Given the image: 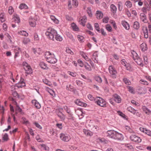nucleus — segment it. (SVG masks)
<instances>
[{
	"label": "nucleus",
	"instance_id": "1",
	"mask_svg": "<svg viewBox=\"0 0 151 151\" xmlns=\"http://www.w3.org/2000/svg\"><path fill=\"white\" fill-rule=\"evenodd\" d=\"M131 52L130 55L132 58L133 59L138 65L142 67L143 66V64L142 59L139 57L137 54L134 50H131Z\"/></svg>",
	"mask_w": 151,
	"mask_h": 151
},
{
	"label": "nucleus",
	"instance_id": "2",
	"mask_svg": "<svg viewBox=\"0 0 151 151\" xmlns=\"http://www.w3.org/2000/svg\"><path fill=\"white\" fill-rule=\"evenodd\" d=\"M45 57L46 61L51 63H55L57 61V60L55 58L53 54H52L49 52H46Z\"/></svg>",
	"mask_w": 151,
	"mask_h": 151
},
{
	"label": "nucleus",
	"instance_id": "3",
	"mask_svg": "<svg viewBox=\"0 0 151 151\" xmlns=\"http://www.w3.org/2000/svg\"><path fill=\"white\" fill-rule=\"evenodd\" d=\"M57 34V32L54 29L51 28H49L45 33V35L48 39L54 41V37Z\"/></svg>",
	"mask_w": 151,
	"mask_h": 151
},
{
	"label": "nucleus",
	"instance_id": "4",
	"mask_svg": "<svg viewBox=\"0 0 151 151\" xmlns=\"http://www.w3.org/2000/svg\"><path fill=\"white\" fill-rule=\"evenodd\" d=\"M23 65L24 69L25 71V73L27 74H31L32 73V70L30 66L26 62L23 63Z\"/></svg>",
	"mask_w": 151,
	"mask_h": 151
},
{
	"label": "nucleus",
	"instance_id": "5",
	"mask_svg": "<svg viewBox=\"0 0 151 151\" xmlns=\"http://www.w3.org/2000/svg\"><path fill=\"white\" fill-rule=\"evenodd\" d=\"M109 70L111 76L113 78H116L117 71L115 68L113 66L111 65L109 66Z\"/></svg>",
	"mask_w": 151,
	"mask_h": 151
},
{
	"label": "nucleus",
	"instance_id": "6",
	"mask_svg": "<svg viewBox=\"0 0 151 151\" xmlns=\"http://www.w3.org/2000/svg\"><path fill=\"white\" fill-rule=\"evenodd\" d=\"M96 102L98 105L104 107L106 106V102L104 99L100 97H98L97 98V100L96 101Z\"/></svg>",
	"mask_w": 151,
	"mask_h": 151
},
{
	"label": "nucleus",
	"instance_id": "7",
	"mask_svg": "<svg viewBox=\"0 0 151 151\" xmlns=\"http://www.w3.org/2000/svg\"><path fill=\"white\" fill-rule=\"evenodd\" d=\"M60 139L64 142H68L70 139V137L69 134H67L61 133L60 134Z\"/></svg>",
	"mask_w": 151,
	"mask_h": 151
},
{
	"label": "nucleus",
	"instance_id": "8",
	"mask_svg": "<svg viewBox=\"0 0 151 151\" xmlns=\"http://www.w3.org/2000/svg\"><path fill=\"white\" fill-rule=\"evenodd\" d=\"M130 139L132 141L137 143H140L141 142V139L139 137L135 135H132L130 137Z\"/></svg>",
	"mask_w": 151,
	"mask_h": 151
},
{
	"label": "nucleus",
	"instance_id": "9",
	"mask_svg": "<svg viewBox=\"0 0 151 151\" xmlns=\"http://www.w3.org/2000/svg\"><path fill=\"white\" fill-rule=\"evenodd\" d=\"M117 132L114 130H108L107 132V136L109 137L114 139Z\"/></svg>",
	"mask_w": 151,
	"mask_h": 151
},
{
	"label": "nucleus",
	"instance_id": "10",
	"mask_svg": "<svg viewBox=\"0 0 151 151\" xmlns=\"http://www.w3.org/2000/svg\"><path fill=\"white\" fill-rule=\"evenodd\" d=\"M140 19L142 22L145 23L147 22L148 20L147 19L146 16L144 13H140Z\"/></svg>",
	"mask_w": 151,
	"mask_h": 151
},
{
	"label": "nucleus",
	"instance_id": "11",
	"mask_svg": "<svg viewBox=\"0 0 151 151\" xmlns=\"http://www.w3.org/2000/svg\"><path fill=\"white\" fill-rule=\"evenodd\" d=\"M123 139L124 137L122 134L117 132L114 139L122 141L123 140Z\"/></svg>",
	"mask_w": 151,
	"mask_h": 151
},
{
	"label": "nucleus",
	"instance_id": "12",
	"mask_svg": "<svg viewBox=\"0 0 151 151\" xmlns=\"http://www.w3.org/2000/svg\"><path fill=\"white\" fill-rule=\"evenodd\" d=\"M111 11L113 14V15L114 16L116 13L117 11V8L116 6L113 4H111L110 6Z\"/></svg>",
	"mask_w": 151,
	"mask_h": 151
},
{
	"label": "nucleus",
	"instance_id": "13",
	"mask_svg": "<svg viewBox=\"0 0 151 151\" xmlns=\"http://www.w3.org/2000/svg\"><path fill=\"white\" fill-rule=\"evenodd\" d=\"M75 103L78 105L82 106L85 107L87 106V104L86 103L82 102L79 99L76 100L75 101Z\"/></svg>",
	"mask_w": 151,
	"mask_h": 151
},
{
	"label": "nucleus",
	"instance_id": "14",
	"mask_svg": "<svg viewBox=\"0 0 151 151\" xmlns=\"http://www.w3.org/2000/svg\"><path fill=\"white\" fill-rule=\"evenodd\" d=\"M87 18L86 16H85L79 21L80 24L84 26L85 25V23L86 21Z\"/></svg>",
	"mask_w": 151,
	"mask_h": 151
},
{
	"label": "nucleus",
	"instance_id": "15",
	"mask_svg": "<svg viewBox=\"0 0 151 151\" xmlns=\"http://www.w3.org/2000/svg\"><path fill=\"white\" fill-rule=\"evenodd\" d=\"M32 103L34 105L35 107L37 109H39L41 107L40 104L37 100H35L32 101Z\"/></svg>",
	"mask_w": 151,
	"mask_h": 151
},
{
	"label": "nucleus",
	"instance_id": "16",
	"mask_svg": "<svg viewBox=\"0 0 151 151\" xmlns=\"http://www.w3.org/2000/svg\"><path fill=\"white\" fill-rule=\"evenodd\" d=\"M142 30L145 37L147 38L148 37L147 28L146 27H143L142 28Z\"/></svg>",
	"mask_w": 151,
	"mask_h": 151
},
{
	"label": "nucleus",
	"instance_id": "17",
	"mask_svg": "<svg viewBox=\"0 0 151 151\" xmlns=\"http://www.w3.org/2000/svg\"><path fill=\"white\" fill-rule=\"evenodd\" d=\"M142 109L143 112L149 115L151 114V110L145 106H143Z\"/></svg>",
	"mask_w": 151,
	"mask_h": 151
},
{
	"label": "nucleus",
	"instance_id": "18",
	"mask_svg": "<svg viewBox=\"0 0 151 151\" xmlns=\"http://www.w3.org/2000/svg\"><path fill=\"white\" fill-rule=\"evenodd\" d=\"M114 101L117 103H120L121 101V99L120 97L117 94H115L114 95Z\"/></svg>",
	"mask_w": 151,
	"mask_h": 151
},
{
	"label": "nucleus",
	"instance_id": "19",
	"mask_svg": "<svg viewBox=\"0 0 151 151\" xmlns=\"http://www.w3.org/2000/svg\"><path fill=\"white\" fill-rule=\"evenodd\" d=\"M96 16L97 19H100L103 17V14L102 12L97 11L96 12Z\"/></svg>",
	"mask_w": 151,
	"mask_h": 151
},
{
	"label": "nucleus",
	"instance_id": "20",
	"mask_svg": "<svg viewBox=\"0 0 151 151\" xmlns=\"http://www.w3.org/2000/svg\"><path fill=\"white\" fill-rule=\"evenodd\" d=\"M24 79L21 78V80L19 82H18L17 86L19 88H21L25 86V83L24 81Z\"/></svg>",
	"mask_w": 151,
	"mask_h": 151
},
{
	"label": "nucleus",
	"instance_id": "21",
	"mask_svg": "<svg viewBox=\"0 0 151 151\" xmlns=\"http://www.w3.org/2000/svg\"><path fill=\"white\" fill-rule=\"evenodd\" d=\"M140 48L143 52H145L147 49V45L145 43H143L140 45Z\"/></svg>",
	"mask_w": 151,
	"mask_h": 151
},
{
	"label": "nucleus",
	"instance_id": "22",
	"mask_svg": "<svg viewBox=\"0 0 151 151\" xmlns=\"http://www.w3.org/2000/svg\"><path fill=\"white\" fill-rule=\"evenodd\" d=\"M122 24L123 26L127 30H129V24L126 22L124 21H122Z\"/></svg>",
	"mask_w": 151,
	"mask_h": 151
},
{
	"label": "nucleus",
	"instance_id": "23",
	"mask_svg": "<svg viewBox=\"0 0 151 151\" xmlns=\"http://www.w3.org/2000/svg\"><path fill=\"white\" fill-rule=\"evenodd\" d=\"M29 23V25L32 27H35L36 25L35 20L34 19H30Z\"/></svg>",
	"mask_w": 151,
	"mask_h": 151
},
{
	"label": "nucleus",
	"instance_id": "24",
	"mask_svg": "<svg viewBox=\"0 0 151 151\" xmlns=\"http://www.w3.org/2000/svg\"><path fill=\"white\" fill-rule=\"evenodd\" d=\"M133 28L136 29H138L140 27V24L139 22L137 21L134 22L133 25Z\"/></svg>",
	"mask_w": 151,
	"mask_h": 151
},
{
	"label": "nucleus",
	"instance_id": "25",
	"mask_svg": "<svg viewBox=\"0 0 151 151\" xmlns=\"http://www.w3.org/2000/svg\"><path fill=\"white\" fill-rule=\"evenodd\" d=\"M83 132L84 134L87 136H91L93 135L92 133L89 130L83 129Z\"/></svg>",
	"mask_w": 151,
	"mask_h": 151
},
{
	"label": "nucleus",
	"instance_id": "26",
	"mask_svg": "<svg viewBox=\"0 0 151 151\" xmlns=\"http://www.w3.org/2000/svg\"><path fill=\"white\" fill-rule=\"evenodd\" d=\"M80 54L82 56L86 61H88L90 60V59L88 58V57L86 55L85 53L83 52H80Z\"/></svg>",
	"mask_w": 151,
	"mask_h": 151
},
{
	"label": "nucleus",
	"instance_id": "27",
	"mask_svg": "<svg viewBox=\"0 0 151 151\" xmlns=\"http://www.w3.org/2000/svg\"><path fill=\"white\" fill-rule=\"evenodd\" d=\"M77 37L80 43H83L84 42V37L83 36L78 35H77Z\"/></svg>",
	"mask_w": 151,
	"mask_h": 151
},
{
	"label": "nucleus",
	"instance_id": "28",
	"mask_svg": "<svg viewBox=\"0 0 151 151\" xmlns=\"http://www.w3.org/2000/svg\"><path fill=\"white\" fill-rule=\"evenodd\" d=\"M57 115L61 120H64L65 119V116L61 112H59L57 114Z\"/></svg>",
	"mask_w": 151,
	"mask_h": 151
},
{
	"label": "nucleus",
	"instance_id": "29",
	"mask_svg": "<svg viewBox=\"0 0 151 151\" xmlns=\"http://www.w3.org/2000/svg\"><path fill=\"white\" fill-rule=\"evenodd\" d=\"M55 38L56 40L59 41H61L63 40L62 37L60 35L58 34L57 32L56 35L55 36Z\"/></svg>",
	"mask_w": 151,
	"mask_h": 151
},
{
	"label": "nucleus",
	"instance_id": "30",
	"mask_svg": "<svg viewBox=\"0 0 151 151\" xmlns=\"http://www.w3.org/2000/svg\"><path fill=\"white\" fill-rule=\"evenodd\" d=\"M0 19L2 22L5 21V17L4 13H1L0 14Z\"/></svg>",
	"mask_w": 151,
	"mask_h": 151
},
{
	"label": "nucleus",
	"instance_id": "31",
	"mask_svg": "<svg viewBox=\"0 0 151 151\" xmlns=\"http://www.w3.org/2000/svg\"><path fill=\"white\" fill-rule=\"evenodd\" d=\"M41 67L43 69H46L48 68V67L46 64L43 62H41L40 64Z\"/></svg>",
	"mask_w": 151,
	"mask_h": 151
},
{
	"label": "nucleus",
	"instance_id": "32",
	"mask_svg": "<svg viewBox=\"0 0 151 151\" xmlns=\"http://www.w3.org/2000/svg\"><path fill=\"white\" fill-rule=\"evenodd\" d=\"M71 27L74 31H78V30L79 29L76 25L74 23L71 24Z\"/></svg>",
	"mask_w": 151,
	"mask_h": 151
},
{
	"label": "nucleus",
	"instance_id": "33",
	"mask_svg": "<svg viewBox=\"0 0 151 151\" xmlns=\"http://www.w3.org/2000/svg\"><path fill=\"white\" fill-rule=\"evenodd\" d=\"M13 19L16 23H18L20 22L19 18L17 15H14Z\"/></svg>",
	"mask_w": 151,
	"mask_h": 151
},
{
	"label": "nucleus",
	"instance_id": "34",
	"mask_svg": "<svg viewBox=\"0 0 151 151\" xmlns=\"http://www.w3.org/2000/svg\"><path fill=\"white\" fill-rule=\"evenodd\" d=\"M18 34L20 35L25 36H28V33L26 31L23 30L19 32Z\"/></svg>",
	"mask_w": 151,
	"mask_h": 151
},
{
	"label": "nucleus",
	"instance_id": "35",
	"mask_svg": "<svg viewBox=\"0 0 151 151\" xmlns=\"http://www.w3.org/2000/svg\"><path fill=\"white\" fill-rule=\"evenodd\" d=\"M127 110L134 114H135L136 113V110L132 108L128 107L127 108Z\"/></svg>",
	"mask_w": 151,
	"mask_h": 151
},
{
	"label": "nucleus",
	"instance_id": "36",
	"mask_svg": "<svg viewBox=\"0 0 151 151\" xmlns=\"http://www.w3.org/2000/svg\"><path fill=\"white\" fill-rule=\"evenodd\" d=\"M68 37L73 42H75V40L73 38V35L70 34L68 33L67 35Z\"/></svg>",
	"mask_w": 151,
	"mask_h": 151
},
{
	"label": "nucleus",
	"instance_id": "37",
	"mask_svg": "<svg viewBox=\"0 0 151 151\" xmlns=\"http://www.w3.org/2000/svg\"><path fill=\"white\" fill-rule=\"evenodd\" d=\"M43 82L45 84H46L49 86H50L52 85V84L49 81H48L46 79H44L42 80Z\"/></svg>",
	"mask_w": 151,
	"mask_h": 151
},
{
	"label": "nucleus",
	"instance_id": "38",
	"mask_svg": "<svg viewBox=\"0 0 151 151\" xmlns=\"http://www.w3.org/2000/svg\"><path fill=\"white\" fill-rule=\"evenodd\" d=\"M19 8L21 9H27L28 6L25 4L22 3L20 4L19 6Z\"/></svg>",
	"mask_w": 151,
	"mask_h": 151
},
{
	"label": "nucleus",
	"instance_id": "39",
	"mask_svg": "<svg viewBox=\"0 0 151 151\" xmlns=\"http://www.w3.org/2000/svg\"><path fill=\"white\" fill-rule=\"evenodd\" d=\"M86 11L89 16L90 17H92V14L91 13V7H88L87 8Z\"/></svg>",
	"mask_w": 151,
	"mask_h": 151
},
{
	"label": "nucleus",
	"instance_id": "40",
	"mask_svg": "<svg viewBox=\"0 0 151 151\" xmlns=\"http://www.w3.org/2000/svg\"><path fill=\"white\" fill-rule=\"evenodd\" d=\"M99 140L100 142L104 144H108L109 142V141L108 140L104 138H99Z\"/></svg>",
	"mask_w": 151,
	"mask_h": 151
},
{
	"label": "nucleus",
	"instance_id": "41",
	"mask_svg": "<svg viewBox=\"0 0 151 151\" xmlns=\"http://www.w3.org/2000/svg\"><path fill=\"white\" fill-rule=\"evenodd\" d=\"M125 5L128 8H130L132 6V3L129 1H127L125 3Z\"/></svg>",
	"mask_w": 151,
	"mask_h": 151
},
{
	"label": "nucleus",
	"instance_id": "42",
	"mask_svg": "<svg viewBox=\"0 0 151 151\" xmlns=\"http://www.w3.org/2000/svg\"><path fill=\"white\" fill-rule=\"evenodd\" d=\"M30 41V39L28 38H24L23 40V43L24 44H27Z\"/></svg>",
	"mask_w": 151,
	"mask_h": 151
},
{
	"label": "nucleus",
	"instance_id": "43",
	"mask_svg": "<svg viewBox=\"0 0 151 151\" xmlns=\"http://www.w3.org/2000/svg\"><path fill=\"white\" fill-rule=\"evenodd\" d=\"M118 6L119 10L121 11L123 9V5L121 2H119L118 3Z\"/></svg>",
	"mask_w": 151,
	"mask_h": 151
},
{
	"label": "nucleus",
	"instance_id": "44",
	"mask_svg": "<svg viewBox=\"0 0 151 151\" xmlns=\"http://www.w3.org/2000/svg\"><path fill=\"white\" fill-rule=\"evenodd\" d=\"M124 145L125 147L129 149L132 150L133 148V146L129 144H125Z\"/></svg>",
	"mask_w": 151,
	"mask_h": 151
},
{
	"label": "nucleus",
	"instance_id": "45",
	"mask_svg": "<svg viewBox=\"0 0 151 151\" xmlns=\"http://www.w3.org/2000/svg\"><path fill=\"white\" fill-rule=\"evenodd\" d=\"M95 79L96 81L99 83H101L102 82L101 78L99 76H95Z\"/></svg>",
	"mask_w": 151,
	"mask_h": 151
},
{
	"label": "nucleus",
	"instance_id": "46",
	"mask_svg": "<svg viewBox=\"0 0 151 151\" xmlns=\"http://www.w3.org/2000/svg\"><path fill=\"white\" fill-rule=\"evenodd\" d=\"M84 67L88 71H91V70L90 66L88 64L86 63V64L84 65Z\"/></svg>",
	"mask_w": 151,
	"mask_h": 151
},
{
	"label": "nucleus",
	"instance_id": "47",
	"mask_svg": "<svg viewBox=\"0 0 151 151\" xmlns=\"http://www.w3.org/2000/svg\"><path fill=\"white\" fill-rule=\"evenodd\" d=\"M22 119L23 120V123L26 125H27L29 124V121L25 117H22Z\"/></svg>",
	"mask_w": 151,
	"mask_h": 151
},
{
	"label": "nucleus",
	"instance_id": "48",
	"mask_svg": "<svg viewBox=\"0 0 151 151\" xmlns=\"http://www.w3.org/2000/svg\"><path fill=\"white\" fill-rule=\"evenodd\" d=\"M94 27L97 32H100V28L98 23H95L94 24Z\"/></svg>",
	"mask_w": 151,
	"mask_h": 151
},
{
	"label": "nucleus",
	"instance_id": "49",
	"mask_svg": "<svg viewBox=\"0 0 151 151\" xmlns=\"http://www.w3.org/2000/svg\"><path fill=\"white\" fill-rule=\"evenodd\" d=\"M81 75L83 78L85 79L86 80V82H91V79H89L88 78H86V76H85V75H83V74H81Z\"/></svg>",
	"mask_w": 151,
	"mask_h": 151
},
{
	"label": "nucleus",
	"instance_id": "50",
	"mask_svg": "<svg viewBox=\"0 0 151 151\" xmlns=\"http://www.w3.org/2000/svg\"><path fill=\"white\" fill-rule=\"evenodd\" d=\"M106 30L109 32H111L112 31V27L109 24H107L106 25Z\"/></svg>",
	"mask_w": 151,
	"mask_h": 151
},
{
	"label": "nucleus",
	"instance_id": "51",
	"mask_svg": "<svg viewBox=\"0 0 151 151\" xmlns=\"http://www.w3.org/2000/svg\"><path fill=\"white\" fill-rule=\"evenodd\" d=\"M140 83L145 85H149V83L147 81L143 79L141 80L140 81Z\"/></svg>",
	"mask_w": 151,
	"mask_h": 151
},
{
	"label": "nucleus",
	"instance_id": "52",
	"mask_svg": "<svg viewBox=\"0 0 151 151\" xmlns=\"http://www.w3.org/2000/svg\"><path fill=\"white\" fill-rule=\"evenodd\" d=\"M129 91L131 93H134L135 92L132 87L128 86L127 87Z\"/></svg>",
	"mask_w": 151,
	"mask_h": 151
},
{
	"label": "nucleus",
	"instance_id": "53",
	"mask_svg": "<svg viewBox=\"0 0 151 151\" xmlns=\"http://www.w3.org/2000/svg\"><path fill=\"white\" fill-rule=\"evenodd\" d=\"M123 81L127 85H129L131 84V82L127 79L124 78L123 79Z\"/></svg>",
	"mask_w": 151,
	"mask_h": 151
},
{
	"label": "nucleus",
	"instance_id": "54",
	"mask_svg": "<svg viewBox=\"0 0 151 151\" xmlns=\"http://www.w3.org/2000/svg\"><path fill=\"white\" fill-rule=\"evenodd\" d=\"M68 73L71 76L73 77H75L76 76L77 74L75 72H73L70 71H68Z\"/></svg>",
	"mask_w": 151,
	"mask_h": 151
},
{
	"label": "nucleus",
	"instance_id": "55",
	"mask_svg": "<svg viewBox=\"0 0 151 151\" xmlns=\"http://www.w3.org/2000/svg\"><path fill=\"white\" fill-rule=\"evenodd\" d=\"M9 13L10 14H12L14 12L13 8L12 6H10L9 8Z\"/></svg>",
	"mask_w": 151,
	"mask_h": 151
},
{
	"label": "nucleus",
	"instance_id": "56",
	"mask_svg": "<svg viewBox=\"0 0 151 151\" xmlns=\"http://www.w3.org/2000/svg\"><path fill=\"white\" fill-rule=\"evenodd\" d=\"M3 139L4 140L6 141L8 139V135L7 133H5L3 137Z\"/></svg>",
	"mask_w": 151,
	"mask_h": 151
},
{
	"label": "nucleus",
	"instance_id": "57",
	"mask_svg": "<svg viewBox=\"0 0 151 151\" xmlns=\"http://www.w3.org/2000/svg\"><path fill=\"white\" fill-rule=\"evenodd\" d=\"M73 5L76 7L78 6V2L77 0H72Z\"/></svg>",
	"mask_w": 151,
	"mask_h": 151
},
{
	"label": "nucleus",
	"instance_id": "58",
	"mask_svg": "<svg viewBox=\"0 0 151 151\" xmlns=\"http://www.w3.org/2000/svg\"><path fill=\"white\" fill-rule=\"evenodd\" d=\"M109 20V18L108 17H105L103 19V21L104 23H107Z\"/></svg>",
	"mask_w": 151,
	"mask_h": 151
},
{
	"label": "nucleus",
	"instance_id": "59",
	"mask_svg": "<svg viewBox=\"0 0 151 151\" xmlns=\"http://www.w3.org/2000/svg\"><path fill=\"white\" fill-rule=\"evenodd\" d=\"M17 108L16 110L18 112H21L22 111V109L19 107V106L16 103Z\"/></svg>",
	"mask_w": 151,
	"mask_h": 151
},
{
	"label": "nucleus",
	"instance_id": "60",
	"mask_svg": "<svg viewBox=\"0 0 151 151\" xmlns=\"http://www.w3.org/2000/svg\"><path fill=\"white\" fill-rule=\"evenodd\" d=\"M39 38L38 35L36 33H35L34 34V40H35L38 41L39 40Z\"/></svg>",
	"mask_w": 151,
	"mask_h": 151
},
{
	"label": "nucleus",
	"instance_id": "61",
	"mask_svg": "<svg viewBox=\"0 0 151 151\" xmlns=\"http://www.w3.org/2000/svg\"><path fill=\"white\" fill-rule=\"evenodd\" d=\"M66 52L67 53H69L71 55H73V52L68 48L66 49Z\"/></svg>",
	"mask_w": 151,
	"mask_h": 151
},
{
	"label": "nucleus",
	"instance_id": "62",
	"mask_svg": "<svg viewBox=\"0 0 151 151\" xmlns=\"http://www.w3.org/2000/svg\"><path fill=\"white\" fill-rule=\"evenodd\" d=\"M42 147L43 148V149L46 150H48L49 149V148L46 145L43 144L41 145Z\"/></svg>",
	"mask_w": 151,
	"mask_h": 151
},
{
	"label": "nucleus",
	"instance_id": "63",
	"mask_svg": "<svg viewBox=\"0 0 151 151\" xmlns=\"http://www.w3.org/2000/svg\"><path fill=\"white\" fill-rule=\"evenodd\" d=\"M78 62L79 64V65L81 67L83 66L84 65L83 62L81 60H78Z\"/></svg>",
	"mask_w": 151,
	"mask_h": 151
},
{
	"label": "nucleus",
	"instance_id": "64",
	"mask_svg": "<svg viewBox=\"0 0 151 151\" xmlns=\"http://www.w3.org/2000/svg\"><path fill=\"white\" fill-rule=\"evenodd\" d=\"M145 133L149 136H151V131L150 130H147L146 129Z\"/></svg>",
	"mask_w": 151,
	"mask_h": 151
}]
</instances>
